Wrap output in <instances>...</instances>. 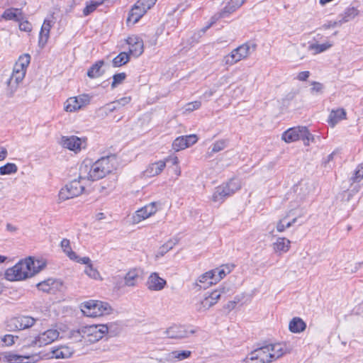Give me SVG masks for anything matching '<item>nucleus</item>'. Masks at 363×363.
Here are the masks:
<instances>
[{"instance_id":"nucleus-47","label":"nucleus","mask_w":363,"mask_h":363,"mask_svg":"<svg viewBox=\"0 0 363 363\" xmlns=\"http://www.w3.org/2000/svg\"><path fill=\"white\" fill-rule=\"evenodd\" d=\"M177 240H169L167 242H165L163 245H162L160 248V253L162 255H164L165 253L169 252L170 250L173 248V247L177 244Z\"/></svg>"},{"instance_id":"nucleus-27","label":"nucleus","mask_w":363,"mask_h":363,"mask_svg":"<svg viewBox=\"0 0 363 363\" xmlns=\"http://www.w3.org/2000/svg\"><path fill=\"white\" fill-rule=\"evenodd\" d=\"M346 112L343 108L333 110L328 117V122L331 126H335L340 121L345 118Z\"/></svg>"},{"instance_id":"nucleus-19","label":"nucleus","mask_w":363,"mask_h":363,"mask_svg":"<svg viewBox=\"0 0 363 363\" xmlns=\"http://www.w3.org/2000/svg\"><path fill=\"white\" fill-rule=\"evenodd\" d=\"M1 18L6 21H13L15 22H20L25 18L21 9L16 8L6 9Z\"/></svg>"},{"instance_id":"nucleus-31","label":"nucleus","mask_w":363,"mask_h":363,"mask_svg":"<svg viewBox=\"0 0 363 363\" xmlns=\"http://www.w3.org/2000/svg\"><path fill=\"white\" fill-rule=\"evenodd\" d=\"M359 13V11L354 7H348L344 13L339 16L340 23L348 22L355 18Z\"/></svg>"},{"instance_id":"nucleus-45","label":"nucleus","mask_w":363,"mask_h":363,"mask_svg":"<svg viewBox=\"0 0 363 363\" xmlns=\"http://www.w3.org/2000/svg\"><path fill=\"white\" fill-rule=\"evenodd\" d=\"M101 4V3L98 2V1H91L89 3L87 2L85 8L83 10L84 16H89L92 12H94L96 9V8Z\"/></svg>"},{"instance_id":"nucleus-32","label":"nucleus","mask_w":363,"mask_h":363,"mask_svg":"<svg viewBox=\"0 0 363 363\" xmlns=\"http://www.w3.org/2000/svg\"><path fill=\"white\" fill-rule=\"evenodd\" d=\"M130 53L122 52L115 57L112 60V64L114 67H119L125 65L130 60Z\"/></svg>"},{"instance_id":"nucleus-56","label":"nucleus","mask_w":363,"mask_h":363,"mask_svg":"<svg viewBox=\"0 0 363 363\" xmlns=\"http://www.w3.org/2000/svg\"><path fill=\"white\" fill-rule=\"evenodd\" d=\"M291 213V211H290L286 216L281 220H280L277 225V230L278 232H283L286 229L285 224L284 223V220L290 216V214Z\"/></svg>"},{"instance_id":"nucleus-64","label":"nucleus","mask_w":363,"mask_h":363,"mask_svg":"<svg viewBox=\"0 0 363 363\" xmlns=\"http://www.w3.org/2000/svg\"><path fill=\"white\" fill-rule=\"evenodd\" d=\"M108 110L111 112H113V111H114L116 110L119 109V106H116V105L113 102L111 103L110 104H108Z\"/></svg>"},{"instance_id":"nucleus-63","label":"nucleus","mask_w":363,"mask_h":363,"mask_svg":"<svg viewBox=\"0 0 363 363\" xmlns=\"http://www.w3.org/2000/svg\"><path fill=\"white\" fill-rule=\"evenodd\" d=\"M7 150L4 147H0V161L5 160L7 157Z\"/></svg>"},{"instance_id":"nucleus-1","label":"nucleus","mask_w":363,"mask_h":363,"mask_svg":"<svg viewBox=\"0 0 363 363\" xmlns=\"http://www.w3.org/2000/svg\"><path fill=\"white\" fill-rule=\"evenodd\" d=\"M45 267V263L28 257L20 260L5 272V278L11 281H21L35 276Z\"/></svg>"},{"instance_id":"nucleus-60","label":"nucleus","mask_w":363,"mask_h":363,"mask_svg":"<svg viewBox=\"0 0 363 363\" xmlns=\"http://www.w3.org/2000/svg\"><path fill=\"white\" fill-rule=\"evenodd\" d=\"M131 98L130 96H125L118 100H116V104H121L122 106L129 104L130 102Z\"/></svg>"},{"instance_id":"nucleus-52","label":"nucleus","mask_w":363,"mask_h":363,"mask_svg":"<svg viewBox=\"0 0 363 363\" xmlns=\"http://www.w3.org/2000/svg\"><path fill=\"white\" fill-rule=\"evenodd\" d=\"M19 23V29L25 32H30L32 30V25L27 20H23Z\"/></svg>"},{"instance_id":"nucleus-53","label":"nucleus","mask_w":363,"mask_h":363,"mask_svg":"<svg viewBox=\"0 0 363 363\" xmlns=\"http://www.w3.org/2000/svg\"><path fill=\"white\" fill-rule=\"evenodd\" d=\"M76 99L79 101V104L81 105V108L87 105L90 101V96L88 94L79 95L76 96Z\"/></svg>"},{"instance_id":"nucleus-28","label":"nucleus","mask_w":363,"mask_h":363,"mask_svg":"<svg viewBox=\"0 0 363 363\" xmlns=\"http://www.w3.org/2000/svg\"><path fill=\"white\" fill-rule=\"evenodd\" d=\"M290 240L285 238H279L273 244L274 250L280 254L286 252L290 247Z\"/></svg>"},{"instance_id":"nucleus-37","label":"nucleus","mask_w":363,"mask_h":363,"mask_svg":"<svg viewBox=\"0 0 363 363\" xmlns=\"http://www.w3.org/2000/svg\"><path fill=\"white\" fill-rule=\"evenodd\" d=\"M225 268L227 269V272H225L224 268H221V269L216 268V269L211 270V272H213V279H214L215 284L218 283L223 278H224L227 274H229L230 272L231 269L228 266H225Z\"/></svg>"},{"instance_id":"nucleus-51","label":"nucleus","mask_w":363,"mask_h":363,"mask_svg":"<svg viewBox=\"0 0 363 363\" xmlns=\"http://www.w3.org/2000/svg\"><path fill=\"white\" fill-rule=\"evenodd\" d=\"M86 274L94 279H96L99 276V272L93 267V265H88L85 269Z\"/></svg>"},{"instance_id":"nucleus-24","label":"nucleus","mask_w":363,"mask_h":363,"mask_svg":"<svg viewBox=\"0 0 363 363\" xmlns=\"http://www.w3.org/2000/svg\"><path fill=\"white\" fill-rule=\"evenodd\" d=\"M4 358L10 363H31L34 362V356H23L12 352L6 353Z\"/></svg>"},{"instance_id":"nucleus-39","label":"nucleus","mask_w":363,"mask_h":363,"mask_svg":"<svg viewBox=\"0 0 363 363\" xmlns=\"http://www.w3.org/2000/svg\"><path fill=\"white\" fill-rule=\"evenodd\" d=\"M18 167L14 163H6V164L0 167V175H8L16 173Z\"/></svg>"},{"instance_id":"nucleus-57","label":"nucleus","mask_w":363,"mask_h":363,"mask_svg":"<svg viewBox=\"0 0 363 363\" xmlns=\"http://www.w3.org/2000/svg\"><path fill=\"white\" fill-rule=\"evenodd\" d=\"M72 260L76 261L77 262H79V263L86 264L87 266L92 264L91 262V259L88 257H79L77 255V258L73 259Z\"/></svg>"},{"instance_id":"nucleus-49","label":"nucleus","mask_w":363,"mask_h":363,"mask_svg":"<svg viewBox=\"0 0 363 363\" xmlns=\"http://www.w3.org/2000/svg\"><path fill=\"white\" fill-rule=\"evenodd\" d=\"M157 0H138V5L143 6V12H147L152 6H153Z\"/></svg>"},{"instance_id":"nucleus-54","label":"nucleus","mask_w":363,"mask_h":363,"mask_svg":"<svg viewBox=\"0 0 363 363\" xmlns=\"http://www.w3.org/2000/svg\"><path fill=\"white\" fill-rule=\"evenodd\" d=\"M184 138L186 139V145L188 147L193 145L198 140V137L195 134H191L189 135H183Z\"/></svg>"},{"instance_id":"nucleus-29","label":"nucleus","mask_w":363,"mask_h":363,"mask_svg":"<svg viewBox=\"0 0 363 363\" xmlns=\"http://www.w3.org/2000/svg\"><path fill=\"white\" fill-rule=\"evenodd\" d=\"M289 328L291 332L298 333L305 330L306 324L301 318L295 317L290 321Z\"/></svg>"},{"instance_id":"nucleus-17","label":"nucleus","mask_w":363,"mask_h":363,"mask_svg":"<svg viewBox=\"0 0 363 363\" xmlns=\"http://www.w3.org/2000/svg\"><path fill=\"white\" fill-rule=\"evenodd\" d=\"M268 345L272 361L276 360L284 354L291 352V348L285 343H275L269 344Z\"/></svg>"},{"instance_id":"nucleus-23","label":"nucleus","mask_w":363,"mask_h":363,"mask_svg":"<svg viewBox=\"0 0 363 363\" xmlns=\"http://www.w3.org/2000/svg\"><path fill=\"white\" fill-rule=\"evenodd\" d=\"M74 350L67 345H60L52 350V357L56 359H67L72 357Z\"/></svg>"},{"instance_id":"nucleus-44","label":"nucleus","mask_w":363,"mask_h":363,"mask_svg":"<svg viewBox=\"0 0 363 363\" xmlns=\"http://www.w3.org/2000/svg\"><path fill=\"white\" fill-rule=\"evenodd\" d=\"M26 72V70L23 69H21L20 71L13 70V74L9 81V83H11V81L14 80L16 84H18L25 77Z\"/></svg>"},{"instance_id":"nucleus-6","label":"nucleus","mask_w":363,"mask_h":363,"mask_svg":"<svg viewBox=\"0 0 363 363\" xmlns=\"http://www.w3.org/2000/svg\"><path fill=\"white\" fill-rule=\"evenodd\" d=\"M257 45L253 43H246L234 49L229 55L224 57L225 63L233 65L235 63L246 58L251 52L256 50Z\"/></svg>"},{"instance_id":"nucleus-21","label":"nucleus","mask_w":363,"mask_h":363,"mask_svg":"<svg viewBox=\"0 0 363 363\" xmlns=\"http://www.w3.org/2000/svg\"><path fill=\"white\" fill-rule=\"evenodd\" d=\"M51 27V21L48 19H45L41 26L38 40V45L41 48H44L48 43Z\"/></svg>"},{"instance_id":"nucleus-16","label":"nucleus","mask_w":363,"mask_h":363,"mask_svg":"<svg viewBox=\"0 0 363 363\" xmlns=\"http://www.w3.org/2000/svg\"><path fill=\"white\" fill-rule=\"evenodd\" d=\"M157 211V203L152 202L136 211L135 216H134V220L139 223L142 220L146 219L155 214Z\"/></svg>"},{"instance_id":"nucleus-26","label":"nucleus","mask_w":363,"mask_h":363,"mask_svg":"<svg viewBox=\"0 0 363 363\" xmlns=\"http://www.w3.org/2000/svg\"><path fill=\"white\" fill-rule=\"evenodd\" d=\"M143 6L138 5V1H137L129 13L127 21H133V23H137L146 13L143 12Z\"/></svg>"},{"instance_id":"nucleus-2","label":"nucleus","mask_w":363,"mask_h":363,"mask_svg":"<svg viewBox=\"0 0 363 363\" xmlns=\"http://www.w3.org/2000/svg\"><path fill=\"white\" fill-rule=\"evenodd\" d=\"M116 157L113 155L102 157L91 167L88 173V179L96 181L104 178L115 169Z\"/></svg>"},{"instance_id":"nucleus-38","label":"nucleus","mask_w":363,"mask_h":363,"mask_svg":"<svg viewBox=\"0 0 363 363\" xmlns=\"http://www.w3.org/2000/svg\"><path fill=\"white\" fill-rule=\"evenodd\" d=\"M191 354V351L189 350H174L168 354L169 359H177L179 360H183L190 357Z\"/></svg>"},{"instance_id":"nucleus-50","label":"nucleus","mask_w":363,"mask_h":363,"mask_svg":"<svg viewBox=\"0 0 363 363\" xmlns=\"http://www.w3.org/2000/svg\"><path fill=\"white\" fill-rule=\"evenodd\" d=\"M18 338V336H13L12 335H5L4 337H1V341L4 343L6 346H11L13 344L15 343L14 339Z\"/></svg>"},{"instance_id":"nucleus-14","label":"nucleus","mask_w":363,"mask_h":363,"mask_svg":"<svg viewBox=\"0 0 363 363\" xmlns=\"http://www.w3.org/2000/svg\"><path fill=\"white\" fill-rule=\"evenodd\" d=\"M195 331H188L184 326L182 325H173L169 328L165 333L169 338L172 339H183L188 337L189 335L194 334Z\"/></svg>"},{"instance_id":"nucleus-55","label":"nucleus","mask_w":363,"mask_h":363,"mask_svg":"<svg viewBox=\"0 0 363 363\" xmlns=\"http://www.w3.org/2000/svg\"><path fill=\"white\" fill-rule=\"evenodd\" d=\"M201 106V103L199 101H195L191 103H189L186 104V110L187 111H193L194 110L199 109Z\"/></svg>"},{"instance_id":"nucleus-13","label":"nucleus","mask_w":363,"mask_h":363,"mask_svg":"<svg viewBox=\"0 0 363 363\" xmlns=\"http://www.w3.org/2000/svg\"><path fill=\"white\" fill-rule=\"evenodd\" d=\"M83 141L82 138L75 136H62L61 139V144L65 147L74 152L80 151L82 147Z\"/></svg>"},{"instance_id":"nucleus-36","label":"nucleus","mask_w":363,"mask_h":363,"mask_svg":"<svg viewBox=\"0 0 363 363\" xmlns=\"http://www.w3.org/2000/svg\"><path fill=\"white\" fill-rule=\"evenodd\" d=\"M81 108V105L76 97L69 98L65 104V110L67 112H73Z\"/></svg>"},{"instance_id":"nucleus-15","label":"nucleus","mask_w":363,"mask_h":363,"mask_svg":"<svg viewBox=\"0 0 363 363\" xmlns=\"http://www.w3.org/2000/svg\"><path fill=\"white\" fill-rule=\"evenodd\" d=\"M129 45V53L135 57H139L144 51L143 40L136 35L128 37L126 40Z\"/></svg>"},{"instance_id":"nucleus-11","label":"nucleus","mask_w":363,"mask_h":363,"mask_svg":"<svg viewBox=\"0 0 363 363\" xmlns=\"http://www.w3.org/2000/svg\"><path fill=\"white\" fill-rule=\"evenodd\" d=\"M60 333L57 330L50 329L35 337L28 346L30 347H43L49 345L58 338Z\"/></svg>"},{"instance_id":"nucleus-40","label":"nucleus","mask_w":363,"mask_h":363,"mask_svg":"<svg viewBox=\"0 0 363 363\" xmlns=\"http://www.w3.org/2000/svg\"><path fill=\"white\" fill-rule=\"evenodd\" d=\"M363 179V162L359 164L350 178L352 183H358Z\"/></svg>"},{"instance_id":"nucleus-42","label":"nucleus","mask_w":363,"mask_h":363,"mask_svg":"<svg viewBox=\"0 0 363 363\" xmlns=\"http://www.w3.org/2000/svg\"><path fill=\"white\" fill-rule=\"evenodd\" d=\"M332 46V44L329 43H323V44H311L309 45V50H314L315 54L323 52L328 49H329Z\"/></svg>"},{"instance_id":"nucleus-61","label":"nucleus","mask_w":363,"mask_h":363,"mask_svg":"<svg viewBox=\"0 0 363 363\" xmlns=\"http://www.w3.org/2000/svg\"><path fill=\"white\" fill-rule=\"evenodd\" d=\"M313 84V87H312V91H316V92H319L323 88V86L321 83L320 82H313L312 83Z\"/></svg>"},{"instance_id":"nucleus-3","label":"nucleus","mask_w":363,"mask_h":363,"mask_svg":"<svg viewBox=\"0 0 363 363\" xmlns=\"http://www.w3.org/2000/svg\"><path fill=\"white\" fill-rule=\"evenodd\" d=\"M282 139L288 143L301 140L305 145H308L309 142H313L315 138L306 126H297L284 131L282 134Z\"/></svg>"},{"instance_id":"nucleus-18","label":"nucleus","mask_w":363,"mask_h":363,"mask_svg":"<svg viewBox=\"0 0 363 363\" xmlns=\"http://www.w3.org/2000/svg\"><path fill=\"white\" fill-rule=\"evenodd\" d=\"M167 282L164 279L160 277L158 274L152 273L148 277L147 286L151 291H160L164 289Z\"/></svg>"},{"instance_id":"nucleus-33","label":"nucleus","mask_w":363,"mask_h":363,"mask_svg":"<svg viewBox=\"0 0 363 363\" xmlns=\"http://www.w3.org/2000/svg\"><path fill=\"white\" fill-rule=\"evenodd\" d=\"M199 281L203 284L201 287L203 289L208 288L209 286L216 284L214 283L213 274L211 270L203 274L199 278Z\"/></svg>"},{"instance_id":"nucleus-10","label":"nucleus","mask_w":363,"mask_h":363,"mask_svg":"<svg viewBox=\"0 0 363 363\" xmlns=\"http://www.w3.org/2000/svg\"><path fill=\"white\" fill-rule=\"evenodd\" d=\"M244 361L245 363H270L273 362L269 345L255 349Z\"/></svg>"},{"instance_id":"nucleus-8","label":"nucleus","mask_w":363,"mask_h":363,"mask_svg":"<svg viewBox=\"0 0 363 363\" xmlns=\"http://www.w3.org/2000/svg\"><path fill=\"white\" fill-rule=\"evenodd\" d=\"M82 179L84 178L79 176L78 179L71 181L62 188L59 192V199L65 201L81 195L85 189Z\"/></svg>"},{"instance_id":"nucleus-22","label":"nucleus","mask_w":363,"mask_h":363,"mask_svg":"<svg viewBox=\"0 0 363 363\" xmlns=\"http://www.w3.org/2000/svg\"><path fill=\"white\" fill-rule=\"evenodd\" d=\"M141 275L142 271L140 269L134 268L130 269L124 277L125 285L128 286H136Z\"/></svg>"},{"instance_id":"nucleus-4","label":"nucleus","mask_w":363,"mask_h":363,"mask_svg":"<svg viewBox=\"0 0 363 363\" xmlns=\"http://www.w3.org/2000/svg\"><path fill=\"white\" fill-rule=\"evenodd\" d=\"M82 311L86 316L96 318L109 314L111 307L106 302L89 300L83 303Z\"/></svg>"},{"instance_id":"nucleus-20","label":"nucleus","mask_w":363,"mask_h":363,"mask_svg":"<svg viewBox=\"0 0 363 363\" xmlns=\"http://www.w3.org/2000/svg\"><path fill=\"white\" fill-rule=\"evenodd\" d=\"M236 2V0H230L225 7L216 13L213 18L218 20L219 18L228 17L230 14L240 7V4H239Z\"/></svg>"},{"instance_id":"nucleus-25","label":"nucleus","mask_w":363,"mask_h":363,"mask_svg":"<svg viewBox=\"0 0 363 363\" xmlns=\"http://www.w3.org/2000/svg\"><path fill=\"white\" fill-rule=\"evenodd\" d=\"M104 65V60H99L91 65L87 71V76L91 79L98 78L102 76L105 71L102 69Z\"/></svg>"},{"instance_id":"nucleus-62","label":"nucleus","mask_w":363,"mask_h":363,"mask_svg":"<svg viewBox=\"0 0 363 363\" xmlns=\"http://www.w3.org/2000/svg\"><path fill=\"white\" fill-rule=\"evenodd\" d=\"M76 332H77V330L71 332V337L74 339L76 341H82V339L84 338L82 335L76 333Z\"/></svg>"},{"instance_id":"nucleus-43","label":"nucleus","mask_w":363,"mask_h":363,"mask_svg":"<svg viewBox=\"0 0 363 363\" xmlns=\"http://www.w3.org/2000/svg\"><path fill=\"white\" fill-rule=\"evenodd\" d=\"M30 62V55L29 54H23L21 55L16 62V67H21V69L26 70Z\"/></svg>"},{"instance_id":"nucleus-12","label":"nucleus","mask_w":363,"mask_h":363,"mask_svg":"<svg viewBox=\"0 0 363 363\" xmlns=\"http://www.w3.org/2000/svg\"><path fill=\"white\" fill-rule=\"evenodd\" d=\"M225 292V289L224 287L219 288L218 289L212 291L208 296H206L199 303H196V311L201 312L209 309L218 302L221 297V294Z\"/></svg>"},{"instance_id":"nucleus-35","label":"nucleus","mask_w":363,"mask_h":363,"mask_svg":"<svg viewBox=\"0 0 363 363\" xmlns=\"http://www.w3.org/2000/svg\"><path fill=\"white\" fill-rule=\"evenodd\" d=\"M63 252L68 256L70 259H77V254L72 251L70 242L68 239L64 238L60 243Z\"/></svg>"},{"instance_id":"nucleus-48","label":"nucleus","mask_w":363,"mask_h":363,"mask_svg":"<svg viewBox=\"0 0 363 363\" xmlns=\"http://www.w3.org/2000/svg\"><path fill=\"white\" fill-rule=\"evenodd\" d=\"M226 146L227 141L225 140H218L212 145L211 152H218L225 149Z\"/></svg>"},{"instance_id":"nucleus-46","label":"nucleus","mask_w":363,"mask_h":363,"mask_svg":"<svg viewBox=\"0 0 363 363\" xmlns=\"http://www.w3.org/2000/svg\"><path fill=\"white\" fill-rule=\"evenodd\" d=\"M126 78V74L125 72H121L115 74L113 76V82L111 83V88H116L118 84H121Z\"/></svg>"},{"instance_id":"nucleus-34","label":"nucleus","mask_w":363,"mask_h":363,"mask_svg":"<svg viewBox=\"0 0 363 363\" xmlns=\"http://www.w3.org/2000/svg\"><path fill=\"white\" fill-rule=\"evenodd\" d=\"M55 284V281L51 279H48V280L41 281L37 284V287L39 290L43 291L47 293H53L54 292V286L53 285Z\"/></svg>"},{"instance_id":"nucleus-58","label":"nucleus","mask_w":363,"mask_h":363,"mask_svg":"<svg viewBox=\"0 0 363 363\" xmlns=\"http://www.w3.org/2000/svg\"><path fill=\"white\" fill-rule=\"evenodd\" d=\"M340 25H342V23H340V20L338 21H329L327 23L323 25L322 28L325 30H327Z\"/></svg>"},{"instance_id":"nucleus-41","label":"nucleus","mask_w":363,"mask_h":363,"mask_svg":"<svg viewBox=\"0 0 363 363\" xmlns=\"http://www.w3.org/2000/svg\"><path fill=\"white\" fill-rule=\"evenodd\" d=\"M172 147L175 151L178 152L189 147L186 145V139L183 136H180L173 141Z\"/></svg>"},{"instance_id":"nucleus-7","label":"nucleus","mask_w":363,"mask_h":363,"mask_svg":"<svg viewBox=\"0 0 363 363\" xmlns=\"http://www.w3.org/2000/svg\"><path fill=\"white\" fill-rule=\"evenodd\" d=\"M240 189V184L236 179H230L228 182L216 188L212 199L214 202L222 203L227 197L230 196Z\"/></svg>"},{"instance_id":"nucleus-59","label":"nucleus","mask_w":363,"mask_h":363,"mask_svg":"<svg viewBox=\"0 0 363 363\" xmlns=\"http://www.w3.org/2000/svg\"><path fill=\"white\" fill-rule=\"evenodd\" d=\"M309 76H310V72L308 71H303V72H301L298 73V74L297 76V79L299 81L304 82V81L307 80V79L309 77Z\"/></svg>"},{"instance_id":"nucleus-30","label":"nucleus","mask_w":363,"mask_h":363,"mask_svg":"<svg viewBox=\"0 0 363 363\" xmlns=\"http://www.w3.org/2000/svg\"><path fill=\"white\" fill-rule=\"evenodd\" d=\"M166 166L164 161H158L157 162L151 164L145 172L147 176L154 177L160 174Z\"/></svg>"},{"instance_id":"nucleus-5","label":"nucleus","mask_w":363,"mask_h":363,"mask_svg":"<svg viewBox=\"0 0 363 363\" xmlns=\"http://www.w3.org/2000/svg\"><path fill=\"white\" fill-rule=\"evenodd\" d=\"M108 330L107 325H91L81 327L76 333L82 334L86 342L94 343L100 340Z\"/></svg>"},{"instance_id":"nucleus-9","label":"nucleus","mask_w":363,"mask_h":363,"mask_svg":"<svg viewBox=\"0 0 363 363\" xmlns=\"http://www.w3.org/2000/svg\"><path fill=\"white\" fill-rule=\"evenodd\" d=\"M36 320L30 316L12 317L6 321V326L9 331L25 330L32 327Z\"/></svg>"}]
</instances>
